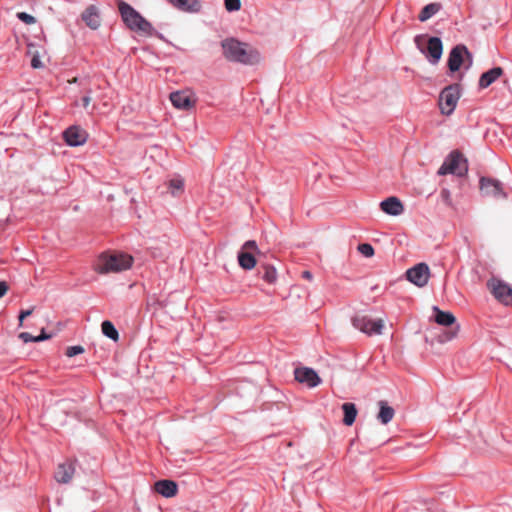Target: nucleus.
Here are the masks:
<instances>
[{
  "label": "nucleus",
  "mask_w": 512,
  "mask_h": 512,
  "mask_svg": "<svg viewBox=\"0 0 512 512\" xmlns=\"http://www.w3.org/2000/svg\"><path fill=\"white\" fill-rule=\"evenodd\" d=\"M224 56L235 62L255 64L260 60L259 52L248 44L230 38L222 42Z\"/></svg>",
  "instance_id": "nucleus-1"
},
{
  "label": "nucleus",
  "mask_w": 512,
  "mask_h": 512,
  "mask_svg": "<svg viewBox=\"0 0 512 512\" xmlns=\"http://www.w3.org/2000/svg\"><path fill=\"white\" fill-rule=\"evenodd\" d=\"M132 257L123 253H102L96 263L95 271L100 274L117 273L132 265Z\"/></svg>",
  "instance_id": "nucleus-2"
},
{
  "label": "nucleus",
  "mask_w": 512,
  "mask_h": 512,
  "mask_svg": "<svg viewBox=\"0 0 512 512\" xmlns=\"http://www.w3.org/2000/svg\"><path fill=\"white\" fill-rule=\"evenodd\" d=\"M119 12L126 26L135 32H139L145 36H151L154 28L151 23L140 15L131 5L124 1L118 2Z\"/></svg>",
  "instance_id": "nucleus-3"
},
{
  "label": "nucleus",
  "mask_w": 512,
  "mask_h": 512,
  "mask_svg": "<svg viewBox=\"0 0 512 512\" xmlns=\"http://www.w3.org/2000/svg\"><path fill=\"white\" fill-rule=\"evenodd\" d=\"M414 42L431 64H437L440 61L443 53V45L440 38L417 35Z\"/></svg>",
  "instance_id": "nucleus-4"
},
{
  "label": "nucleus",
  "mask_w": 512,
  "mask_h": 512,
  "mask_svg": "<svg viewBox=\"0 0 512 512\" xmlns=\"http://www.w3.org/2000/svg\"><path fill=\"white\" fill-rule=\"evenodd\" d=\"M460 98V89L457 84L450 85L442 90L439 96V107L441 113L450 115L455 110Z\"/></svg>",
  "instance_id": "nucleus-5"
},
{
  "label": "nucleus",
  "mask_w": 512,
  "mask_h": 512,
  "mask_svg": "<svg viewBox=\"0 0 512 512\" xmlns=\"http://www.w3.org/2000/svg\"><path fill=\"white\" fill-rule=\"evenodd\" d=\"M353 326L367 335H380L384 327L382 319H371L365 315H358L353 318Z\"/></svg>",
  "instance_id": "nucleus-6"
},
{
  "label": "nucleus",
  "mask_w": 512,
  "mask_h": 512,
  "mask_svg": "<svg viewBox=\"0 0 512 512\" xmlns=\"http://www.w3.org/2000/svg\"><path fill=\"white\" fill-rule=\"evenodd\" d=\"M467 171V166L462 155L458 152H452L438 170L439 175L456 174L463 175Z\"/></svg>",
  "instance_id": "nucleus-7"
},
{
  "label": "nucleus",
  "mask_w": 512,
  "mask_h": 512,
  "mask_svg": "<svg viewBox=\"0 0 512 512\" xmlns=\"http://www.w3.org/2000/svg\"><path fill=\"white\" fill-rule=\"evenodd\" d=\"M494 297L505 305H512V288L498 279H491L487 283Z\"/></svg>",
  "instance_id": "nucleus-8"
},
{
  "label": "nucleus",
  "mask_w": 512,
  "mask_h": 512,
  "mask_svg": "<svg viewBox=\"0 0 512 512\" xmlns=\"http://www.w3.org/2000/svg\"><path fill=\"white\" fill-rule=\"evenodd\" d=\"M467 58L469 65L472 64V56L466 46L457 45L449 53L448 68L451 72H456L460 69L461 65L465 63Z\"/></svg>",
  "instance_id": "nucleus-9"
},
{
  "label": "nucleus",
  "mask_w": 512,
  "mask_h": 512,
  "mask_svg": "<svg viewBox=\"0 0 512 512\" xmlns=\"http://www.w3.org/2000/svg\"><path fill=\"white\" fill-rule=\"evenodd\" d=\"M170 100L172 105L179 110L189 111L196 105L195 95L188 90L171 93Z\"/></svg>",
  "instance_id": "nucleus-10"
},
{
  "label": "nucleus",
  "mask_w": 512,
  "mask_h": 512,
  "mask_svg": "<svg viewBox=\"0 0 512 512\" xmlns=\"http://www.w3.org/2000/svg\"><path fill=\"white\" fill-rule=\"evenodd\" d=\"M407 279L418 287H424L430 277V269L425 263H418L406 272Z\"/></svg>",
  "instance_id": "nucleus-11"
},
{
  "label": "nucleus",
  "mask_w": 512,
  "mask_h": 512,
  "mask_svg": "<svg viewBox=\"0 0 512 512\" xmlns=\"http://www.w3.org/2000/svg\"><path fill=\"white\" fill-rule=\"evenodd\" d=\"M295 379L307 385L309 388L318 386L321 383V379L315 370L308 367L296 368L294 371Z\"/></svg>",
  "instance_id": "nucleus-12"
},
{
  "label": "nucleus",
  "mask_w": 512,
  "mask_h": 512,
  "mask_svg": "<svg viewBox=\"0 0 512 512\" xmlns=\"http://www.w3.org/2000/svg\"><path fill=\"white\" fill-rule=\"evenodd\" d=\"M480 190L484 196L494 198H505V193L501 183L497 180L482 177L480 180Z\"/></svg>",
  "instance_id": "nucleus-13"
},
{
  "label": "nucleus",
  "mask_w": 512,
  "mask_h": 512,
  "mask_svg": "<svg viewBox=\"0 0 512 512\" xmlns=\"http://www.w3.org/2000/svg\"><path fill=\"white\" fill-rule=\"evenodd\" d=\"M63 137L69 146L75 147L83 145L87 141L88 135L79 126H71L64 131Z\"/></svg>",
  "instance_id": "nucleus-14"
},
{
  "label": "nucleus",
  "mask_w": 512,
  "mask_h": 512,
  "mask_svg": "<svg viewBox=\"0 0 512 512\" xmlns=\"http://www.w3.org/2000/svg\"><path fill=\"white\" fill-rule=\"evenodd\" d=\"M75 473V466L73 462H65L62 464H59L55 474L54 478L55 480L60 484H68L71 482L73 476Z\"/></svg>",
  "instance_id": "nucleus-15"
},
{
  "label": "nucleus",
  "mask_w": 512,
  "mask_h": 512,
  "mask_svg": "<svg viewBox=\"0 0 512 512\" xmlns=\"http://www.w3.org/2000/svg\"><path fill=\"white\" fill-rule=\"evenodd\" d=\"M381 210L392 216L401 215L404 211L403 204L397 197H389L380 203Z\"/></svg>",
  "instance_id": "nucleus-16"
},
{
  "label": "nucleus",
  "mask_w": 512,
  "mask_h": 512,
  "mask_svg": "<svg viewBox=\"0 0 512 512\" xmlns=\"http://www.w3.org/2000/svg\"><path fill=\"white\" fill-rule=\"evenodd\" d=\"M155 491L160 495L169 498L176 495L178 487L172 480H159L154 484Z\"/></svg>",
  "instance_id": "nucleus-17"
},
{
  "label": "nucleus",
  "mask_w": 512,
  "mask_h": 512,
  "mask_svg": "<svg viewBox=\"0 0 512 512\" xmlns=\"http://www.w3.org/2000/svg\"><path fill=\"white\" fill-rule=\"evenodd\" d=\"M82 19L91 29H97L100 26L101 20L98 9L91 5L82 13Z\"/></svg>",
  "instance_id": "nucleus-18"
},
{
  "label": "nucleus",
  "mask_w": 512,
  "mask_h": 512,
  "mask_svg": "<svg viewBox=\"0 0 512 512\" xmlns=\"http://www.w3.org/2000/svg\"><path fill=\"white\" fill-rule=\"evenodd\" d=\"M503 74L501 67H494L487 72L483 73L479 79V87L484 89L489 87Z\"/></svg>",
  "instance_id": "nucleus-19"
},
{
  "label": "nucleus",
  "mask_w": 512,
  "mask_h": 512,
  "mask_svg": "<svg viewBox=\"0 0 512 512\" xmlns=\"http://www.w3.org/2000/svg\"><path fill=\"white\" fill-rule=\"evenodd\" d=\"M175 8L184 12H198L201 9L199 0H167Z\"/></svg>",
  "instance_id": "nucleus-20"
},
{
  "label": "nucleus",
  "mask_w": 512,
  "mask_h": 512,
  "mask_svg": "<svg viewBox=\"0 0 512 512\" xmlns=\"http://www.w3.org/2000/svg\"><path fill=\"white\" fill-rule=\"evenodd\" d=\"M434 320L442 326H451L456 322L455 316L451 312L442 311L437 306L433 307Z\"/></svg>",
  "instance_id": "nucleus-21"
},
{
  "label": "nucleus",
  "mask_w": 512,
  "mask_h": 512,
  "mask_svg": "<svg viewBox=\"0 0 512 512\" xmlns=\"http://www.w3.org/2000/svg\"><path fill=\"white\" fill-rule=\"evenodd\" d=\"M377 419L384 425L388 424L394 417L395 411L385 401H380Z\"/></svg>",
  "instance_id": "nucleus-22"
},
{
  "label": "nucleus",
  "mask_w": 512,
  "mask_h": 512,
  "mask_svg": "<svg viewBox=\"0 0 512 512\" xmlns=\"http://www.w3.org/2000/svg\"><path fill=\"white\" fill-rule=\"evenodd\" d=\"M342 410L344 412L343 423L346 426H351L355 422L357 416V409L355 404L349 402L344 403L342 405Z\"/></svg>",
  "instance_id": "nucleus-23"
},
{
  "label": "nucleus",
  "mask_w": 512,
  "mask_h": 512,
  "mask_svg": "<svg viewBox=\"0 0 512 512\" xmlns=\"http://www.w3.org/2000/svg\"><path fill=\"white\" fill-rule=\"evenodd\" d=\"M239 265L245 270H251L256 265L254 256L246 251H240L238 254Z\"/></svg>",
  "instance_id": "nucleus-24"
},
{
  "label": "nucleus",
  "mask_w": 512,
  "mask_h": 512,
  "mask_svg": "<svg viewBox=\"0 0 512 512\" xmlns=\"http://www.w3.org/2000/svg\"><path fill=\"white\" fill-rule=\"evenodd\" d=\"M440 9L439 4L437 3H430L426 5L420 12L418 18L421 22H425L428 19H430L432 16H434Z\"/></svg>",
  "instance_id": "nucleus-25"
},
{
  "label": "nucleus",
  "mask_w": 512,
  "mask_h": 512,
  "mask_svg": "<svg viewBox=\"0 0 512 512\" xmlns=\"http://www.w3.org/2000/svg\"><path fill=\"white\" fill-rule=\"evenodd\" d=\"M102 333L112 339L113 341H117L119 338L118 331L116 330L115 326L112 322L106 320L101 325Z\"/></svg>",
  "instance_id": "nucleus-26"
},
{
  "label": "nucleus",
  "mask_w": 512,
  "mask_h": 512,
  "mask_svg": "<svg viewBox=\"0 0 512 512\" xmlns=\"http://www.w3.org/2000/svg\"><path fill=\"white\" fill-rule=\"evenodd\" d=\"M263 275L262 279L270 284H273L277 280V271L276 269L271 265H264L263 266Z\"/></svg>",
  "instance_id": "nucleus-27"
},
{
  "label": "nucleus",
  "mask_w": 512,
  "mask_h": 512,
  "mask_svg": "<svg viewBox=\"0 0 512 512\" xmlns=\"http://www.w3.org/2000/svg\"><path fill=\"white\" fill-rule=\"evenodd\" d=\"M184 182L181 178H174L169 181V190L172 195L176 196L183 191Z\"/></svg>",
  "instance_id": "nucleus-28"
},
{
  "label": "nucleus",
  "mask_w": 512,
  "mask_h": 512,
  "mask_svg": "<svg viewBox=\"0 0 512 512\" xmlns=\"http://www.w3.org/2000/svg\"><path fill=\"white\" fill-rule=\"evenodd\" d=\"M358 251L365 257H372L374 255V248L368 243L360 244Z\"/></svg>",
  "instance_id": "nucleus-29"
},
{
  "label": "nucleus",
  "mask_w": 512,
  "mask_h": 512,
  "mask_svg": "<svg viewBox=\"0 0 512 512\" xmlns=\"http://www.w3.org/2000/svg\"><path fill=\"white\" fill-rule=\"evenodd\" d=\"M28 53L32 55L31 66L35 69L43 67L42 62L40 61V56L38 52H33L32 47H29Z\"/></svg>",
  "instance_id": "nucleus-30"
},
{
  "label": "nucleus",
  "mask_w": 512,
  "mask_h": 512,
  "mask_svg": "<svg viewBox=\"0 0 512 512\" xmlns=\"http://www.w3.org/2000/svg\"><path fill=\"white\" fill-rule=\"evenodd\" d=\"M225 8L229 12L238 11L241 8L240 0H225Z\"/></svg>",
  "instance_id": "nucleus-31"
},
{
  "label": "nucleus",
  "mask_w": 512,
  "mask_h": 512,
  "mask_svg": "<svg viewBox=\"0 0 512 512\" xmlns=\"http://www.w3.org/2000/svg\"><path fill=\"white\" fill-rule=\"evenodd\" d=\"M17 17L19 20H21L22 22H24L25 24H28V25L36 23L35 17L26 12H19L17 14Z\"/></svg>",
  "instance_id": "nucleus-32"
},
{
  "label": "nucleus",
  "mask_w": 512,
  "mask_h": 512,
  "mask_svg": "<svg viewBox=\"0 0 512 512\" xmlns=\"http://www.w3.org/2000/svg\"><path fill=\"white\" fill-rule=\"evenodd\" d=\"M82 353H84V348L80 345L70 346L66 350V356L68 357H74Z\"/></svg>",
  "instance_id": "nucleus-33"
},
{
  "label": "nucleus",
  "mask_w": 512,
  "mask_h": 512,
  "mask_svg": "<svg viewBox=\"0 0 512 512\" xmlns=\"http://www.w3.org/2000/svg\"><path fill=\"white\" fill-rule=\"evenodd\" d=\"M241 251H257L258 252V247H257V244L254 240H248L246 241L243 246H242V250Z\"/></svg>",
  "instance_id": "nucleus-34"
},
{
  "label": "nucleus",
  "mask_w": 512,
  "mask_h": 512,
  "mask_svg": "<svg viewBox=\"0 0 512 512\" xmlns=\"http://www.w3.org/2000/svg\"><path fill=\"white\" fill-rule=\"evenodd\" d=\"M19 338L25 342V343H28V342H36L35 341V336H32L30 333L28 332H22L19 334Z\"/></svg>",
  "instance_id": "nucleus-35"
},
{
  "label": "nucleus",
  "mask_w": 512,
  "mask_h": 512,
  "mask_svg": "<svg viewBox=\"0 0 512 512\" xmlns=\"http://www.w3.org/2000/svg\"><path fill=\"white\" fill-rule=\"evenodd\" d=\"M33 310H34V308H31V309H27V310H22V311L20 312L19 317H18V318H19V325H20V326H22V324H23V320H24L26 317H28V316H30V315L32 314Z\"/></svg>",
  "instance_id": "nucleus-36"
},
{
  "label": "nucleus",
  "mask_w": 512,
  "mask_h": 512,
  "mask_svg": "<svg viewBox=\"0 0 512 512\" xmlns=\"http://www.w3.org/2000/svg\"><path fill=\"white\" fill-rule=\"evenodd\" d=\"M458 331H459V326H457L454 330L445 333L443 336L444 340L448 341V340L454 339L457 336Z\"/></svg>",
  "instance_id": "nucleus-37"
},
{
  "label": "nucleus",
  "mask_w": 512,
  "mask_h": 512,
  "mask_svg": "<svg viewBox=\"0 0 512 512\" xmlns=\"http://www.w3.org/2000/svg\"><path fill=\"white\" fill-rule=\"evenodd\" d=\"M8 291V285L5 281H0V298Z\"/></svg>",
  "instance_id": "nucleus-38"
},
{
  "label": "nucleus",
  "mask_w": 512,
  "mask_h": 512,
  "mask_svg": "<svg viewBox=\"0 0 512 512\" xmlns=\"http://www.w3.org/2000/svg\"><path fill=\"white\" fill-rule=\"evenodd\" d=\"M51 337V335L46 334L44 330H42L41 334L39 336H36L35 341H44Z\"/></svg>",
  "instance_id": "nucleus-39"
},
{
  "label": "nucleus",
  "mask_w": 512,
  "mask_h": 512,
  "mask_svg": "<svg viewBox=\"0 0 512 512\" xmlns=\"http://www.w3.org/2000/svg\"><path fill=\"white\" fill-rule=\"evenodd\" d=\"M90 102H91V97L90 96H84L82 98V103H83V106L85 108H87L89 106Z\"/></svg>",
  "instance_id": "nucleus-40"
},
{
  "label": "nucleus",
  "mask_w": 512,
  "mask_h": 512,
  "mask_svg": "<svg viewBox=\"0 0 512 512\" xmlns=\"http://www.w3.org/2000/svg\"><path fill=\"white\" fill-rule=\"evenodd\" d=\"M302 277H303L304 279L309 280V281H310V280H312V278H313L312 273H311L310 271H304V272L302 273Z\"/></svg>",
  "instance_id": "nucleus-41"
},
{
  "label": "nucleus",
  "mask_w": 512,
  "mask_h": 512,
  "mask_svg": "<svg viewBox=\"0 0 512 512\" xmlns=\"http://www.w3.org/2000/svg\"><path fill=\"white\" fill-rule=\"evenodd\" d=\"M510 368L512 369V357H511V360H510V364H509Z\"/></svg>",
  "instance_id": "nucleus-42"
}]
</instances>
